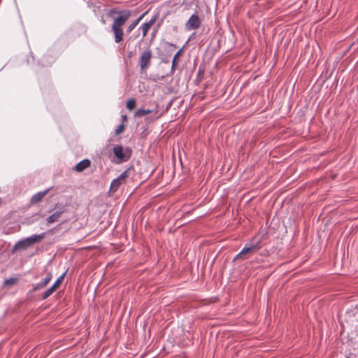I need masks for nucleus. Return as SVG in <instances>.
<instances>
[{
    "instance_id": "nucleus-1",
    "label": "nucleus",
    "mask_w": 358,
    "mask_h": 358,
    "mask_svg": "<svg viewBox=\"0 0 358 358\" xmlns=\"http://www.w3.org/2000/svg\"><path fill=\"white\" fill-rule=\"evenodd\" d=\"M129 10H117L112 9L108 12V16L113 18V27H122L131 17Z\"/></svg>"
},
{
    "instance_id": "nucleus-2",
    "label": "nucleus",
    "mask_w": 358,
    "mask_h": 358,
    "mask_svg": "<svg viewBox=\"0 0 358 358\" xmlns=\"http://www.w3.org/2000/svg\"><path fill=\"white\" fill-rule=\"evenodd\" d=\"M131 150L128 147L124 148L120 145H115L113 147V153L115 157L114 162L116 164H122L128 161L131 156Z\"/></svg>"
},
{
    "instance_id": "nucleus-3",
    "label": "nucleus",
    "mask_w": 358,
    "mask_h": 358,
    "mask_svg": "<svg viewBox=\"0 0 358 358\" xmlns=\"http://www.w3.org/2000/svg\"><path fill=\"white\" fill-rule=\"evenodd\" d=\"M261 243L262 240L260 238L254 237L251 241L249 243L245 244L241 251L236 255L234 260L239 259L242 258L243 255L252 253L255 251L260 249L262 248Z\"/></svg>"
},
{
    "instance_id": "nucleus-4",
    "label": "nucleus",
    "mask_w": 358,
    "mask_h": 358,
    "mask_svg": "<svg viewBox=\"0 0 358 358\" xmlns=\"http://www.w3.org/2000/svg\"><path fill=\"white\" fill-rule=\"evenodd\" d=\"M44 236L45 234L43 233L38 235H32L23 241H19L15 245V248H22L24 249L27 248V247L42 240L44 238Z\"/></svg>"
},
{
    "instance_id": "nucleus-5",
    "label": "nucleus",
    "mask_w": 358,
    "mask_h": 358,
    "mask_svg": "<svg viewBox=\"0 0 358 358\" xmlns=\"http://www.w3.org/2000/svg\"><path fill=\"white\" fill-rule=\"evenodd\" d=\"M131 170L128 168L123 173H122L117 178L112 180L110 189L112 192H116L120 186L125 181V179L129 176V173Z\"/></svg>"
},
{
    "instance_id": "nucleus-6",
    "label": "nucleus",
    "mask_w": 358,
    "mask_h": 358,
    "mask_svg": "<svg viewBox=\"0 0 358 358\" xmlns=\"http://www.w3.org/2000/svg\"><path fill=\"white\" fill-rule=\"evenodd\" d=\"M201 20L197 14H193L190 16L185 25L187 31L194 30L200 27Z\"/></svg>"
},
{
    "instance_id": "nucleus-7",
    "label": "nucleus",
    "mask_w": 358,
    "mask_h": 358,
    "mask_svg": "<svg viewBox=\"0 0 358 358\" xmlns=\"http://www.w3.org/2000/svg\"><path fill=\"white\" fill-rule=\"evenodd\" d=\"M152 58V51L150 49H148L143 51L140 57L139 65L141 69L145 70L147 69L150 64V60Z\"/></svg>"
},
{
    "instance_id": "nucleus-8",
    "label": "nucleus",
    "mask_w": 358,
    "mask_h": 358,
    "mask_svg": "<svg viewBox=\"0 0 358 358\" xmlns=\"http://www.w3.org/2000/svg\"><path fill=\"white\" fill-rule=\"evenodd\" d=\"M156 20L157 16L155 15L148 22L141 24V26L140 27V29L142 30L143 37H145L147 35L149 29L155 23Z\"/></svg>"
},
{
    "instance_id": "nucleus-9",
    "label": "nucleus",
    "mask_w": 358,
    "mask_h": 358,
    "mask_svg": "<svg viewBox=\"0 0 358 358\" xmlns=\"http://www.w3.org/2000/svg\"><path fill=\"white\" fill-rule=\"evenodd\" d=\"M51 279H52V274L50 273H49L47 274L46 277L44 279H43L41 282H39L34 285L33 290L37 291V290L44 288L50 282Z\"/></svg>"
},
{
    "instance_id": "nucleus-10",
    "label": "nucleus",
    "mask_w": 358,
    "mask_h": 358,
    "mask_svg": "<svg viewBox=\"0 0 358 358\" xmlns=\"http://www.w3.org/2000/svg\"><path fill=\"white\" fill-rule=\"evenodd\" d=\"M112 31L114 34V39L116 43H120L123 39V30L122 27H117L111 26Z\"/></svg>"
},
{
    "instance_id": "nucleus-11",
    "label": "nucleus",
    "mask_w": 358,
    "mask_h": 358,
    "mask_svg": "<svg viewBox=\"0 0 358 358\" xmlns=\"http://www.w3.org/2000/svg\"><path fill=\"white\" fill-rule=\"evenodd\" d=\"M91 164L89 159H85L78 162L74 168V170L78 172H81L88 168Z\"/></svg>"
},
{
    "instance_id": "nucleus-12",
    "label": "nucleus",
    "mask_w": 358,
    "mask_h": 358,
    "mask_svg": "<svg viewBox=\"0 0 358 358\" xmlns=\"http://www.w3.org/2000/svg\"><path fill=\"white\" fill-rule=\"evenodd\" d=\"M50 189H47L45 191L39 192L36 194H35L31 199V202L32 203H37L40 202L42 199L48 194Z\"/></svg>"
},
{
    "instance_id": "nucleus-13",
    "label": "nucleus",
    "mask_w": 358,
    "mask_h": 358,
    "mask_svg": "<svg viewBox=\"0 0 358 358\" xmlns=\"http://www.w3.org/2000/svg\"><path fill=\"white\" fill-rule=\"evenodd\" d=\"M147 12H145L141 15H140L135 21H134L132 23H131L128 27L127 31L128 33H130L140 22V21L144 17V16L146 15Z\"/></svg>"
},
{
    "instance_id": "nucleus-14",
    "label": "nucleus",
    "mask_w": 358,
    "mask_h": 358,
    "mask_svg": "<svg viewBox=\"0 0 358 358\" xmlns=\"http://www.w3.org/2000/svg\"><path fill=\"white\" fill-rule=\"evenodd\" d=\"M62 213H63L62 210L57 211V212L54 213L53 214H52L51 215H50L47 218L48 223H53V222L58 221V220L60 217Z\"/></svg>"
},
{
    "instance_id": "nucleus-15",
    "label": "nucleus",
    "mask_w": 358,
    "mask_h": 358,
    "mask_svg": "<svg viewBox=\"0 0 358 358\" xmlns=\"http://www.w3.org/2000/svg\"><path fill=\"white\" fill-rule=\"evenodd\" d=\"M152 113V110H149V109L145 110V109L140 108V109H138L135 112L134 116L135 117H143L146 115L150 114Z\"/></svg>"
},
{
    "instance_id": "nucleus-16",
    "label": "nucleus",
    "mask_w": 358,
    "mask_h": 358,
    "mask_svg": "<svg viewBox=\"0 0 358 358\" xmlns=\"http://www.w3.org/2000/svg\"><path fill=\"white\" fill-rule=\"evenodd\" d=\"M182 48H181L180 50H179L174 55L173 58V60H172V64H171V70L173 71L178 65V62L176 61H178V58L180 56V55L182 54Z\"/></svg>"
},
{
    "instance_id": "nucleus-17",
    "label": "nucleus",
    "mask_w": 358,
    "mask_h": 358,
    "mask_svg": "<svg viewBox=\"0 0 358 358\" xmlns=\"http://www.w3.org/2000/svg\"><path fill=\"white\" fill-rule=\"evenodd\" d=\"M56 289L52 287L51 286L50 288H48L42 295V299H48L49 296H50L54 292H55Z\"/></svg>"
},
{
    "instance_id": "nucleus-18",
    "label": "nucleus",
    "mask_w": 358,
    "mask_h": 358,
    "mask_svg": "<svg viewBox=\"0 0 358 358\" xmlns=\"http://www.w3.org/2000/svg\"><path fill=\"white\" fill-rule=\"evenodd\" d=\"M65 274H66V273H64L62 275H60L57 278V280L55 282V283L52 285L55 289H57L62 284V280L64 278Z\"/></svg>"
},
{
    "instance_id": "nucleus-19",
    "label": "nucleus",
    "mask_w": 358,
    "mask_h": 358,
    "mask_svg": "<svg viewBox=\"0 0 358 358\" xmlns=\"http://www.w3.org/2000/svg\"><path fill=\"white\" fill-rule=\"evenodd\" d=\"M17 282V278H10L8 279L5 280L3 285L5 286H12V285L16 284Z\"/></svg>"
},
{
    "instance_id": "nucleus-20",
    "label": "nucleus",
    "mask_w": 358,
    "mask_h": 358,
    "mask_svg": "<svg viewBox=\"0 0 358 358\" xmlns=\"http://www.w3.org/2000/svg\"><path fill=\"white\" fill-rule=\"evenodd\" d=\"M136 107V100L134 99H129L127 102V108L131 110Z\"/></svg>"
},
{
    "instance_id": "nucleus-21",
    "label": "nucleus",
    "mask_w": 358,
    "mask_h": 358,
    "mask_svg": "<svg viewBox=\"0 0 358 358\" xmlns=\"http://www.w3.org/2000/svg\"><path fill=\"white\" fill-rule=\"evenodd\" d=\"M124 129V125L123 124H121L117 126V129L115 131V135H118L121 134Z\"/></svg>"
},
{
    "instance_id": "nucleus-22",
    "label": "nucleus",
    "mask_w": 358,
    "mask_h": 358,
    "mask_svg": "<svg viewBox=\"0 0 358 358\" xmlns=\"http://www.w3.org/2000/svg\"><path fill=\"white\" fill-rule=\"evenodd\" d=\"M167 44H168L169 46H172V47L176 48V45H175V44H173V43H167Z\"/></svg>"
},
{
    "instance_id": "nucleus-23",
    "label": "nucleus",
    "mask_w": 358,
    "mask_h": 358,
    "mask_svg": "<svg viewBox=\"0 0 358 358\" xmlns=\"http://www.w3.org/2000/svg\"><path fill=\"white\" fill-rule=\"evenodd\" d=\"M122 118L123 120H127V115H122Z\"/></svg>"
},
{
    "instance_id": "nucleus-24",
    "label": "nucleus",
    "mask_w": 358,
    "mask_h": 358,
    "mask_svg": "<svg viewBox=\"0 0 358 358\" xmlns=\"http://www.w3.org/2000/svg\"><path fill=\"white\" fill-rule=\"evenodd\" d=\"M346 358H350V357H346Z\"/></svg>"
}]
</instances>
